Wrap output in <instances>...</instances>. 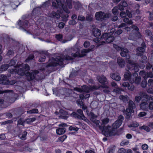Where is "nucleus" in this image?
Returning a JSON list of instances; mask_svg holds the SVG:
<instances>
[{
    "label": "nucleus",
    "mask_w": 153,
    "mask_h": 153,
    "mask_svg": "<svg viewBox=\"0 0 153 153\" xmlns=\"http://www.w3.org/2000/svg\"><path fill=\"white\" fill-rule=\"evenodd\" d=\"M18 125H22L24 126V123H25V121L22 119H20L18 120Z\"/></svg>",
    "instance_id": "58836bf2"
},
{
    "label": "nucleus",
    "mask_w": 153,
    "mask_h": 153,
    "mask_svg": "<svg viewBox=\"0 0 153 153\" xmlns=\"http://www.w3.org/2000/svg\"><path fill=\"white\" fill-rule=\"evenodd\" d=\"M95 16L97 20L102 22L108 18L110 15L109 13H105L100 11L96 12Z\"/></svg>",
    "instance_id": "9b49d317"
},
{
    "label": "nucleus",
    "mask_w": 153,
    "mask_h": 153,
    "mask_svg": "<svg viewBox=\"0 0 153 153\" xmlns=\"http://www.w3.org/2000/svg\"><path fill=\"white\" fill-rule=\"evenodd\" d=\"M0 80L2 81V82L4 84L8 83V79L5 75L1 74L0 75Z\"/></svg>",
    "instance_id": "cd10ccee"
},
{
    "label": "nucleus",
    "mask_w": 153,
    "mask_h": 153,
    "mask_svg": "<svg viewBox=\"0 0 153 153\" xmlns=\"http://www.w3.org/2000/svg\"><path fill=\"white\" fill-rule=\"evenodd\" d=\"M102 123H101L100 126V129L102 130L104 129L105 125L107 124L109 121V119L108 118H105L102 120Z\"/></svg>",
    "instance_id": "412c9836"
},
{
    "label": "nucleus",
    "mask_w": 153,
    "mask_h": 153,
    "mask_svg": "<svg viewBox=\"0 0 153 153\" xmlns=\"http://www.w3.org/2000/svg\"><path fill=\"white\" fill-rule=\"evenodd\" d=\"M121 90L119 88H115L113 90V92H115L119 94L121 93Z\"/></svg>",
    "instance_id": "3c124183"
},
{
    "label": "nucleus",
    "mask_w": 153,
    "mask_h": 153,
    "mask_svg": "<svg viewBox=\"0 0 153 153\" xmlns=\"http://www.w3.org/2000/svg\"><path fill=\"white\" fill-rule=\"evenodd\" d=\"M120 15L122 18H124L126 16V13L125 12L123 11L121 12L120 13Z\"/></svg>",
    "instance_id": "0e129e2a"
},
{
    "label": "nucleus",
    "mask_w": 153,
    "mask_h": 153,
    "mask_svg": "<svg viewBox=\"0 0 153 153\" xmlns=\"http://www.w3.org/2000/svg\"><path fill=\"white\" fill-rule=\"evenodd\" d=\"M129 142L128 141H126L125 140H123L120 143V145L121 146H123L125 145H126L128 144Z\"/></svg>",
    "instance_id": "864d4df0"
},
{
    "label": "nucleus",
    "mask_w": 153,
    "mask_h": 153,
    "mask_svg": "<svg viewBox=\"0 0 153 153\" xmlns=\"http://www.w3.org/2000/svg\"><path fill=\"white\" fill-rule=\"evenodd\" d=\"M139 74L144 79L142 81L141 83V86L143 88H145L147 85L146 79L149 77L152 78L153 77V74L151 71L146 72L144 71H140Z\"/></svg>",
    "instance_id": "39448f33"
},
{
    "label": "nucleus",
    "mask_w": 153,
    "mask_h": 153,
    "mask_svg": "<svg viewBox=\"0 0 153 153\" xmlns=\"http://www.w3.org/2000/svg\"><path fill=\"white\" fill-rule=\"evenodd\" d=\"M64 23L62 22H61L59 23L58 25V27L59 28L62 29L64 27Z\"/></svg>",
    "instance_id": "4d7b16f0"
},
{
    "label": "nucleus",
    "mask_w": 153,
    "mask_h": 153,
    "mask_svg": "<svg viewBox=\"0 0 153 153\" xmlns=\"http://www.w3.org/2000/svg\"><path fill=\"white\" fill-rule=\"evenodd\" d=\"M131 76V74L128 70L127 72L125 73L124 75V78L126 80H129V81L130 79H130Z\"/></svg>",
    "instance_id": "c756f323"
},
{
    "label": "nucleus",
    "mask_w": 153,
    "mask_h": 153,
    "mask_svg": "<svg viewBox=\"0 0 153 153\" xmlns=\"http://www.w3.org/2000/svg\"><path fill=\"white\" fill-rule=\"evenodd\" d=\"M55 37L57 40L60 41L62 43H66L68 41L67 40H63L62 39L63 36L62 34H60L56 35Z\"/></svg>",
    "instance_id": "5701e85b"
},
{
    "label": "nucleus",
    "mask_w": 153,
    "mask_h": 153,
    "mask_svg": "<svg viewBox=\"0 0 153 153\" xmlns=\"http://www.w3.org/2000/svg\"><path fill=\"white\" fill-rule=\"evenodd\" d=\"M135 108V105L134 102L131 101L129 100L128 102V107L127 108L126 110L124 111V114L126 115V118L129 119L131 113L133 112V109Z\"/></svg>",
    "instance_id": "0eeeda50"
},
{
    "label": "nucleus",
    "mask_w": 153,
    "mask_h": 153,
    "mask_svg": "<svg viewBox=\"0 0 153 153\" xmlns=\"http://www.w3.org/2000/svg\"><path fill=\"white\" fill-rule=\"evenodd\" d=\"M16 63V61L14 59H12L8 64L9 66L14 65Z\"/></svg>",
    "instance_id": "49530a36"
},
{
    "label": "nucleus",
    "mask_w": 153,
    "mask_h": 153,
    "mask_svg": "<svg viewBox=\"0 0 153 153\" xmlns=\"http://www.w3.org/2000/svg\"><path fill=\"white\" fill-rule=\"evenodd\" d=\"M80 47L76 45L67 50L68 54L71 55V56L66 55H64L63 58L57 56L55 58H52L49 59V63L47 67L62 65L64 64V60H71L76 57H82L85 56L86 53L89 52L88 50L84 49L81 51L80 53Z\"/></svg>",
    "instance_id": "f257e3e1"
},
{
    "label": "nucleus",
    "mask_w": 153,
    "mask_h": 153,
    "mask_svg": "<svg viewBox=\"0 0 153 153\" xmlns=\"http://www.w3.org/2000/svg\"><path fill=\"white\" fill-rule=\"evenodd\" d=\"M140 95L142 97L147 99V102L149 103V108L151 110L153 109V99L150 96L148 95L145 92H141Z\"/></svg>",
    "instance_id": "ddd939ff"
},
{
    "label": "nucleus",
    "mask_w": 153,
    "mask_h": 153,
    "mask_svg": "<svg viewBox=\"0 0 153 153\" xmlns=\"http://www.w3.org/2000/svg\"><path fill=\"white\" fill-rule=\"evenodd\" d=\"M49 16L53 18L59 19L60 16V15L59 13H57L54 11H53L51 13H50L49 14Z\"/></svg>",
    "instance_id": "393cba45"
},
{
    "label": "nucleus",
    "mask_w": 153,
    "mask_h": 153,
    "mask_svg": "<svg viewBox=\"0 0 153 153\" xmlns=\"http://www.w3.org/2000/svg\"><path fill=\"white\" fill-rule=\"evenodd\" d=\"M23 21L19 20L18 22V25L19 26V29L23 31L26 32L28 34H30V32L26 30V29L28 28L31 25L28 22V20L31 22V24H33L35 23V21L36 19L33 18L31 16V18H30V16L27 17L26 16H23L22 17Z\"/></svg>",
    "instance_id": "7ed1b4c3"
},
{
    "label": "nucleus",
    "mask_w": 153,
    "mask_h": 153,
    "mask_svg": "<svg viewBox=\"0 0 153 153\" xmlns=\"http://www.w3.org/2000/svg\"><path fill=\"white\" fill-rule=\"evenodd\" d=\"M91 121L93 122L94 123H95L96 124V126H98L99 128H100V122L99 120L95 119L92 120Z\"/></svg>",
    "instance_id": "79ce46f5"
},
{
    "label": "nucleus",
    "mask_w": 153,
    "mask_h": 153,
    "mask_svg": "<svg viewBox=\"0 0 153 153\" xmlns=\"http://www.w3.org/2000/svg\"><path fill=\"white\" fill-rule=\"evenodd\" d=\"M52 1V6L56 8H59L61 9H62L65 11L67 13H70V11L68 10L66 7H65L64 4L61 2L60 0H51Z\"/></svg>",
    "instance_id": "423d86ee"
},
{
    "label": "nucleus",
    "mask_w": 153,
    "mask_h": 153,
    "mask_svg": "<svg viewBox=\"0 0 153 153\" xmlns=\"http://www.w3.org/2000/svg\"><path fill=\"white\" fill-rule=\"evenodd\" d=\"M128 4L126 2L123 0L122 1L117 7H115L112 10V13L114 15H117L119 13L118 9L122 11L124 10V8L126 7Z\"/></svg>",
    "instance_id": "6e6552de"
},
{
    "label": "nucleus",
    "mask_w": 153,
    "mask_h": 153,
    "mask_svg": "<svg viewBox=\"0 0 153 153\" xmlns=\"http://www.w3.org/2000/svg\"><path fill=\"white\" fill-rule=\"evenodd\" d=\"M71 115L76 118L83 120L85 121L88 120L84 115L82 110L81 109L77 110L76 112H73Z\"/></svg>",
    "instance_id": "f8f14e48"
},
{
    "label": "nucleus",
    "mask_w": 153,
    "mask_h": 153,
    "mask_svg": "<svg viewBox=\"0 0 153 153\" xmlns=\"http://www.w3.org/2000/svg\"><path fill=\"white\" fill-rule=\"evenodd\" d=\"M61 94L66 97H73L76 98L77 95L71 89L64 88L61 91Z\"/></svg>",
    "instance_id": "4468645a"
},
{
    "label": "nucleus",
    "mask_w": 153,
    "mask_h": 153,
    "mask_svg": "<svg viewBox=\"0 0 153 153\" xmlns=\"http://www.w3.org/2000/svg\"><path fill=\"white\" fill-rule=\"evenodd\" d=\"M8 83H6V84H10L11 85H13L15 84L16 82V81L14 80L10 81L8 80Z\"/></svg>",
    "instance_id": "13d9d810"
},
{
    "label": "nucleus",
    "mask_w": 153,
    "mask_h": 153,
    "mask_svg": "<svg viewBox=\"0 0 153 153\" xmlns=\"http://www.w3.org/2000/svg\"><path fill=\"white\" fill-rule=\"evenodd\" d=\"M137 55L140 56H142L143 53L145 52L144 48L141 47L138 48L137 49Z\"/></svg>",
    "instance_id": "a878e982"
},
{
    "label": "nucleus",
    "mask_w": 153,
    "mask_h": 153,
    "mask_svg": "<svg viewBox=\"0 0 153 153\" xmlns=\"http://www.w3.org/2000/svg\"><path fill=\"white\" fill-rule=\"evenodd\" d=\"M142 59L141 61L142 63H145L147 62V57L145 56H143V55L141 56Z\"/></svg>",
    "instance_id": "c03bdc74"
},
{
    "label": "nucleus",
    "mask_w": 153,
    "mask_h": 153,
    "mask_svg": "<svg viewBox=\"0 0 153 153\" xmlns=\"http://www.w3.org/2000/svg\"><path fill=\"white\" fill-rule=\"evenodd\" d=\"M67 136L65 135H64L63 136L59 138L60 140L61 141H63L66 138Z\"/></svg>",
    "instance_id": "5fc2aeb1"
},
{
    "label": "nucleus",
    "mask_w": 153,
    "mask_h": 153,
    "mask_svg": "<svg viewBox=\"0 0 153 153\" xmlns=\"http://www.w3.org/2000/svg\"><path fill=\"white\" fill-rule=\"evenodd\" d=\"M123 20L124 22L126 23L128 25H131L133 23L132 21L131 20H129V19L128 18H125L123 19Z\"/></svg>",
    "instance_id": "e433bc0d"
},
{
    "label": "nucleus",
    "mask_w": 153,
    "mask_h": 153,
    "mask_svg": "<svg viewBox=\"0 0 153 153\" xmlns=\"http://www.w3.org/2000/svg\"><path fill=\"white\" fill-rule=\"evenodd\" d=\"M34 57V56L32 54L30 55L27 59L26 60V62H27L28 61L33 59Z\"/></svg>",
    "instance_id": "603ef678"
},
{
    "label": "nucleus",
    "mask_w": 153,
    "mask_h": 153,
    "mask_svg": "<svg viewBox=\"0 0 153 153\" xmlns=\"http://www.w3.org/2000/svg\"><path fill=\"white\" fill-rule=\"evenodd\" d=\"M117 62L119 66L121 68L123 67L125 65V62L123 59L121 58H118L117 59Z\"/></svg>",
    "instance_id": "b1692460"
},
{
    "label": "nucleus",
    "mask_w": 153,
    "mask_h": 153,
    "mask_svg": "<svg viewBox=\"0 0 153 153\" xmlns=\"http://www.w3.org/2000/svg\"><path fill=\"white\" fill-rule=\"evenodd\" d=\"M46 57L43 54H42L39 59V61L41 62H44L45 61Z\"/></svg>",
    "instance_id": "ea45409f"
},
{
    "label": "nucleus",
    "mask_w": 153,
    "mask_h": 153,
    "mask_svg": "<svg viewBox=\"0 0 153 153\" xmlns=\"http://www.w3.org/2000/svg\"><path fill=\"white\" fill-rule=\"evenodd\" d=\"M139 129L140 130L144 129L147 132H149L150 131V129L148 126H143L140 127Z\"/></svg>",
    "instance_id": "473e14b6"
},
{
    "label": "nucleus",
    "mask_w": 153,
    "mask_h": 153,
    "mask_svg": "<svg viewBox=\"0 0 153 153\" xmlns=\"http://www.w3.org/2000/svg\"><path fill=\"white\" fill-rule=\"evenodd\" d=\"M97 78L99 82L103 85H104L107 81L106 78L104 76H98Z\"/></svg>",
    "instance_id": "bb28decb"
},
{
    "label": "nucleus",
    "mask_w": 153,
    "mask_h": 153,
    "mask_svg": "<svg viewBox=\"0 0 153 153\" xmlns=\"http://www.w3.org/2000/svg\"><path fill=\"white\" fill-rule=\"evenodd\" d=\"M42 13V11L41 8L38 7L33 9L31 15L33 18L35 19L37 16H39Z\"/></svg>",
    "instance_id": "a211bd4d"
},
{
    "label": "nucleus",
    "mask_w": 153,
    "mask_h": 153,
    "mask_svg": "<svg viewBox=\"0 0 153 153\" xmlns=\"http://www.w3.org/2000/svg\"><path fill=\"white\" fill-rule=\"evenodd\" d=\"M124 119V118L123 116H119L117 120L113 123L112 125V127L114 129L116 130L121 125Z\"/></svg>",
    "instance_id": "f3484780"
},
{
    "label": "nucleus",
    "mask_w": 153,
    "mask_h": 153,
    "mask_svg": "<svg viewBox=\"0 0 153 153\" xmlns=\"http://www.w3.org/2000/svg\"><path fill=\"white\" fill-rule=\"evenodd\" d=\"M141 78L138 76L137 74H134L133 75L132 78L129 80L130 83L128 82H124L123 84V86L125 87H127L128 90L133 91L134 90V87L133 83H135L138 85L141 81Z\"/></svg>",
    "instance_id": "20e7f679"
},
{
    "label": "nucleus",
    "mask_w": 153,
    "mask_h": 153,
    "mask_svg": "<svg viewBox=\"0 0 153 153\" xmlns=\"http://www.w3.org/2000/svg\"><path fill=\"white\" fill-rule=\"evenodd\" d=\"M127 62L129 64L127 65L129 71H131L134 70V71L135 72L138 71L139 70L138 66L133 61L131 60H128L127 61Z\"/></svg>",
    "instance_id": "2eb2a0df"
},
{
    "label": "nucleus",
    "mask_w": 153,
    "mask_h": 153,
    "mask_svg": "<svg viewBox=\"0 0 153 153\" xmlns=\"http://www.w3.org/2000/svg\"><path fill=\"white\" fill-rule=\"evenodd\" d=\"M139 126V124L136 122L133 123H131L130 125L131 127H136L138 126Z\"/></svg>",
    "instance_id": "bf43d9fd"
},
{
    "label": "nucleus",
    "mask_w": 153,
    "mask_h": 153,
    "mask_svg": "<svg viewBox=\"0 0 153 153\" xmlns=\"http://www.w3.org/2000/svg\"><path fill=\"white\" fill-rule=\"evenodd\" d=\"M119 153H125L126 151L125 149L123 148H121L118 151Z\"/></svg>",
    "instance_id": "774afa93"
},
{
    "label": "nucleus",
    "mask_w": 153,
    "mask_h": 153,
    "mask_svg": "<svg viewBox=\"0 0 153 153\" xmlns=\"http://www.w3.org/2000/svg\"><path fill=\"white\" fill-rule=\"evenodd\" d=\"M59 128L56 130L57 134L61 135L64 134L66 130V128L64 127L67 126V124L65 123L60 124L59 125Z\"/></svg>",
    "instance_id": "6ab92c4d"
},
{
    "label": "nucleus",
    "mask_w": 153,
    "mask_h": 153,
    "mask_svg": "<svg viewBox=\"0 0 153 153\" xmlns=\"http://www.w3.org/2000/svg\"><path fill=\"white\" fill-rule=\"evenodd\" d=\"M111 77L112 79L117 81H119L121 79L120 77L118 74H111Z\"/></svg>",
    "instance_id": "7c9ffc66"
},
{
    "label": "nucleus",
    "mask_w": 153,
    "mask_h": 153,
    "mask_svg": "<svg viewBox=\"0 0 153 153\" xmlns=\"http://www.w3.org/2000/svg\"><path fill=\"white\" fill-rule=\"evenodd\" d=\"M113 47L114 48L116 49L117 51L121 50V49L122 48L119 47V46L115 44L113 45Z\"/></svg>",
    "instance_id": "680f3d73"
},
{
    "label": "nucleus",
    "mask_w": 153,
    "mask_h": 153,
    "mask_svg": "<svg viewBox=\"0 0 153 153\" xmlns=\"http://www.w3.org/2000/svg\"><path fill=\"white\" fill-rule=\"evenodd\" d=\"M29 70V66L28 65L22 64V65L19 66L18 67L12 69L10 72L12 74H17L21 76L25 74L27 79L28 81H30L35 79L37 75L38 76V74H39V71L36 70L30 72H28Z\"/></svg>",
    "instance_id": "f03ea898"
},
{
    "label": "nucleus",
    "mask_w": 153,
    "mask_h": 153,
    "mask_svg": "<svg viewBox=\"0 0 153 153\" xmlns=\"http://www.w3.org/2000/svg\"><path fill=\"white\" fill-rule=\"evenodd\" d=\"M142 148L143 150H147L148 148V146L146 144H144L142 145Z\"/></svg>",
    "instance_id": "e2e57ef3"
},
{
    "label": "nucleus",
    "mask_w": 153,
    "mask_h": 153,
    "mask_svg": "<svg viewBox=\"0 0 153 153\" xmlns=\"http://www.w3.org/2000/svg\"><path fill=\"white\" fill-rule=\"evenodd\" d=\"M38 113V110L37 109H33L31 110L27 111V113L33 114V113Z\"/></svg>",
    "instance_id": "c9c22d12"
},
{
    "label": "nucleus",
    "mask_w": 153,
    "mask_h": 153,
    "mask_svg": "<svg viewBox=\"0 0 153 153\" xmlns=\"http://www.w3.org/2000/svg\"><path fill=\"white\" fill-rule=\"evenodd\" d=\"M89 116L91 117V121H92V120H94V119L96 118L97 117V115L94 114L92 112H91L90 113Z\"/></svg>",
    "instance_id": "37998d69"
},
{
    "label": "nucleus",
    "mask_w": 153,
    "mask_h": 153,
    "mask_svg": "<svg viewBox=\"0 0 153 153\" xmlns=\"http://www.w3.org/2000/svg\"><path fill=\"white\" fill-rule=\"evenodd\" d=\"M120 55L122 57H126L128 60H130L129 52L128 50L126 48H122L121 50Z\"/></svg>",
    "instance_id": "aec40b11"
},
{
    "label": "nucleus",
    "mask_w": 153,
    "mask_h": 153,
    "mask_svg": "<svg viewBox=\"0 0 153 153\" xmlns=\"http://www.w3.org/2000/svg\"><path fill=\"white\" fill-rule=\"evenodd\" d=\"M147 101V100H143L142 101V102L140 105V108L141 109L145 110L146 108L148 106Z\"/></svg>",
    "instance_id": "4be33fe9"
},
{
    "label": "nucleus",
    "mask_w": 153,
    "mask_h": 153,
    "mask_svg": "<svg viewBox=\"0 0 153 153\" xmlns=\"http://www.w3.org/2000/svg\"><path fill=\"white\" fill-rule=\"evenodd\" d=\"M93 34L94 36L97 38L99 37L100 35L101 31L99 30H95L94 33Z\"/></svg>",
    "instance_id": "2f4dec72"
},
{
    "label": "nucleus",
    "mask_w": 153,
    "mask_h": 153,
    "mask_svg": "<svg viewBox=\"0 0 153 153\" xmlns=\"http://www.w3.org/2000/svg\"><path fill=\"white\" fill-rule=\"evenodd\" d=\"M146 113L145 112H141L138 114V116L140 117H142L146 115Z\"/></svg>",
    "instance_id": "052dcab7"
},
{
    "label": "nucleus",
    "mask_w": 153,
    "mask_h": 153,
    "mask_svg": "<svg viewBox=\"0 0 153 153\" xmlns=\"http://www.w3.org/2000/svg\"><path fill=\"white\" fill-rule=\"evenodd\" d=\"M9 67V65L4 64L1 65V69L3 71H4L6 70Z\"/></svg>",
    "instance_id": "a19ab883"
},
{
    "label": "nucleus",
    "mask_w": 153,
    "mask_h": 153,
    "mask_svg": "<svg viewBox=\"0 0 153 153\" xmlns=\"http://www.w3.org/2000/svg\"><path fill=\"white\" fill-rule=\"evenodd\" d=\"M101 37L102 39H105L106 42L108 43L113 42L114 39V37L113 36L107 33L103 34Z\"/></svg>",
    "instance_id": "dca6fc26"
},
{
    "label": "nucleus",
    "mask_w": 153,
    "mask_h": 153,
    "mask_svg": "<svg viewBox=\"0 0 153 153\" xmlns=\"http://www.w3.org/2000/svg\"><path fill=\"white\" fill-rule=\"evenodd\" d=\"M128 97L127 96H124L121 95L120 96L119 98L122 100L124 102H126L128 101Z\"/></svg>",
    "instance_id": "72a5a7b5"
},
{
    "label": "nucleus",
    "mask_w": 153,
    "mask_h": 153,
    "mask_svg": "<svg viewBox=\"0 0 153 153\" xmlns=\"http://www.w3.org/2000/svg\"><path fill=\"white\" fill-rule=\"evenodd\" d=\"M148 85L151 87H152L153 88V80L149 79L148 83Z\"/></svg>",
    "instance_id": "de8ad7c7"
},
{
    "label": "nucleus",
    "mask_w": 153,
    "mask_h": 153,
    "mask_svg": "<svg viewBox=\"0 0 153 153\" xmlns=\"http://www.w3.org/2000/svg\"><path fill=\"white\" fill-rule=\"evenodd\" d=\"M77 23V22L75 20H73L70 21L69 22V24L70 25H74Z\"/></svg>",
    "instance_id": "338daca9"
},
{
    "label": "nucleus",
    "mask_w": 153,
    "mask_h": 153,
    "mask_svg": "<svg viewBox=\"0 0 153 153\" xmlns=\"http://www.w3.org/2000/svg\"><path fill=\"white\" fill-rule=\"evenodd\" d=\"M140 92L139 94H140V92ZM142 92H143V91H142ZM140 96H136L135 97V101L137 102H139L140 101V100L141 99V97H143H143H142L140 95H139Z\"/></svg>",
    "instance_id": "a18cd8bd"
},
{
    "label": "nucleus",
    "mask_w": 153,
    "mask_h": 153,
    "mask_svg": "<svg viewBox=\"0 0 153 153\" xmlns=\"http://www.w3.org/2000/svg\"><path fill=\"white\" fill-rule=\"evenodd\" d=\"M27 133V131H24L19 134V137L21 140H25L26 139Z\"/></svg>",
    "instance_id": "c85d7f7f"
},
{
    "label": "nucleus",
    "mask_w": 153,
    "mask_h": 153,
    "mask_svg": "<svg viewBox=\"0 0 153 153\" xmlns=\"http://www.w3.org/2000/svg\"><path fill=\"white\" fill-rule=\"evenodd\" d=\"M36 120L35 117L30 118L26 119V123L28 124H30Z\"/></svg>",
    "instance_id": "f704fd0d"
},
{
    "label": "nucleus",
    "mask_w": 153,
    "mask_h": 153,
    "mask_svg": "<svg viewBox=\"0 0 153 153\" xmlns=\"http://www.w3.org/2000/svg\"><path fill=\"white\" fill-rule=\"evenodd\" d=\"M69 130L70 131H77L79 128L76 127L75 126H70L69 127Z\"/></svg>",
    "instance_id": "4c0bfd02"
},
{
    "label": "nucleus",
    "mask_w": 153,
    "mask_h": 153,
    "mask_svg": "<svg viewBox=\"0 0 153 153\" xmlns=\"http://www.w3.org/2000/svg\"><path fill=\"white\" fill-rule=\"evenodd\" d=\"M145 33L146 35L147 36H150L152 35V33L151 31L148 29H147L145 30Z\"/></svg>",
    "instance_id": "09e8293b"
},
{
    "label": "nucleus",
    "mask_w": 153,
    "mask_h": 153,
    "mask_svg": "<svg viewBox=\"0 0 153 153\" xmlns=\"http://www.w3.org/2000/svg\"><path fill=\"white\" fill-rule=\"evenodd\" d=\"M85 20V17L83 16L79 15L78 17V20L81 21H84Z\"/></svg>",
    "instance_id": "8fccbe9b"
},
{
    "label": "nucleus",
    "mask_w": 153,
    "mask_h": 153,
    "mask_svg": "<svg viewBox=\"0 0 153 153\" xmlns=\"http://www.w3.org/2000/svg\"><path fill=\"white\" fill-rule=\"evenodd\" d=\"M92 17L91 15H88L86 16V20L87 21H91L92 20Z\"/></svg>",
    "instance_id": "69168bd1"
},
{
    "label": "nucleus",
    "mask_w": 153,
    "mask_h": 153,
    "mask_svg": "<svg viewBox=\"0 0 153 153\" xmlns=\"http://www.w3.org/2000/svg\"><path fill=\"white\" fill-rule=\"evenodd\" d=\"M14 53V51L12 50H9L7 53V56H10V55H12Z\"/></svg>",
    "instance_id": "6e6d98bb"
},
{
    "label": "nucleus",
    "mask_w": 153,
    "mask_h": 153,
    "mask_svg": "<svg viewBox=\"0 0 153 153\" xmlns=\"http://www.w3.org/2000/svg\"><path fill=\"white\" fill-rule=\"evenodd\" d=\"M98 88L95 86L92 87L91 86H87L86 85H84L81 86V88H74V91H76L79 92H84L85 93H89L90 91L93 89H97Z\"/></svg>",
    "instance_id": "1a4fd4ad"
},
{
    "label": "nucleus",
    "mask_w": 153,
    "mask_h": 153,
    "mask_svg": "<svg viewBox=\"0 0 153 153\" xmlns=\"http://www.w3.org/2000/svg\"><path fill=\"white\" fill-rule=\"evenodd\" d=\"M102 130L104 131L105 135L107 137L114 136L116 133V130L109 126H105Z\"/></svg>",
    "instance_id": "9d476101"
}]
</instances>
